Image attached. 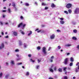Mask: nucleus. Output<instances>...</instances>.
<instances>
[{
	"mask_svg": "<svg viewBox=\"0 0 79 79\" xmlns=\"http://www.w3.org/2000/svg\"><path fill=\"white\" fill-rule=\"evenodd\" d=\"M42 52L43 55L46 56L47 55V52H46V48L45 47L43 48Z\"/></svg>",
	"mask_w": 79,
	"mask_h": 79,
	"instance_id": "obj_1",
	"label": "nucleus"
},
{
	"mask_svg": "<svg viewBox=\"0 0 79 79\" xmlns=\"http://www.w3.org/2000/svg\"><path fill=\"white\" fill-rule=\"evenodd\" d=\"M5 48V44L4 43H1L0 46V50H2V49H3V48Z\"/></svg>",
	"mask_w": 79,
	"mask_h": 79,
	"instance_id": "obj_2",
	"label": "nucleus"
},
{
	"mask_svg": "<svg viewBox=\"0 0 79 79\" xmlns=\"http://www.w3.org/2000/svg\"><path fill=\"white\" fill-rule=\"evenodd\" d=\"M10 63L12 66H13V65H15V60H11L10 62Z\"/></svg>",
	"mask_w": 79,
	"mask_h": 79,
	"instance_id": "obj_3",
	"label": "nucleus"
},
{
	"mask_svg": "<svg viewBox=\"0 0 79 79\" xmlns=\"http://www.w3.org/2000/svg\"><path fill=\"white\" fill-rule=\"evenodd\" d=\"M64 64L65 65L68 64V58H66L64 60Z\"/></svg>",
	"mask_w": 79,
	"mask_h": 79,
	"instance_id": "obj_4",
	"label": "nucleus"
},
{
	"mask_svg": "<svg viewBox=\"0 0 79 79\" xmlns=\"http://www.w3.org/2000/svg\"><path fill=\"white\" fill-rule=\"evenodd\" d=\"M26 24H24L23 25V23H20L19 25H18V27H21V26L22 27H24L25 26H26Z\"/></svg>",
	"mask_w": 79,
	"mask_h": 79,
	"instance_id": "obj_5",
	"label": "nucleus"
},
{
	"mask_svg": "<svg viewBox=\"0 0 79 79\" xmlns=\"http://www.w3.org/2000/svg\"><path fill=\"white\" fill-rule=\"evenodd\" d=\"M71 6H72V4L70 3H69L67 5L66 7H67V8H71Z\"/></svg>",
	"mask_w": 79,
	"mask_h": 79,
	"instance_id": "obj_6",
	"label": "nucleus"
},
{
	"mask_svg": "<svg viewBox=\"0 0 79 79\" xmlns=\"http://www.w3.org/2000/svg\"><path fill=\"white\" fill-rule=\"evenodd\" d=\"M78 12H79V8H77L74 11V13L75 14H77Z\"/></svg>",
	"mask_w": 79,
	"mask_h": 79,
	"instance_id": "obj_7",
	"label": "nucleus"
},
{
	"mask_svg": "<svg viewBox=\"0 0 79 79\" xmlns=\"http://www.w3.org/2000/svg\"><path fill=\"white\" fill-rule=\"evenodd\" d=\"M55 35L54 34H52L50 36L51 39H55Z\"/></svg>",
	"mask_w": 79,
	"mask_h": 79,
	"instance_id": "obj_8",
	"label": "nucleus"
},
{
	"mask_svg": "<svg viewBox=\"0 0 79 79\" xmlns=\"http://www.w3.org/2000/svg\"><path fill=\"white\" fill-rule=\"evenodd\" d=\"M45 31L42 30H40L39 31H37V32L38 33H39V32H41V33H45Z\"/></svg>",
	"mask_w": 79,
	"mask_h": 79,
	"instance_id": "obj_9",
	"label": "nucleus"
},
{
	"mask_svg": "<svg viewBox=\"0 0 79 79\" xmlns=\"http://www.w3.org/2000/svg\"><path fill=\"white\" fill-rule=\"evenodd\" d=\"M53 65H52V66H51V68H49V69L50 71V72H51L52 73H53V70L52 69V67H53Z\"/></svg>",
	"mask_w": 79,
	"mask_h": 79,
	"instance_id": "obj_10",
	"label": "nucleus"
},
{
	"mask_svg": "<svg viewBox=\"0 0 79 79\" xmlns=\"http://www.w3.org/2000/svg\"><path fill=\"white\" fill-rule=\"evenodd\" d=\"M54 58V56H52L51 57V59H50V61L51 62H53V60Z\"/></svg>",
	"mask_w": 79,
	"mask_h": 79,
	"instance_id": "obj_11",
	"label": "nucleus"
},
{
	"mask_svg": "<svg viewBox=\"0 0 79 79\" xmlns=\"http://www.w3.org/2000/svg\"><path fill=\"white\" fill-rule=\"evenodd\" d=\"M51 6L52 8H55L56 7V6L54 4V3H52L51 4Z\"/></svg>",
	"mask_w": 79,
	"mask_h": 79,
	"instance_id": "obj_12",
	"label": "nucleus"
},
{
	"mask_svg": "<svg viewBox=\"0 0 79 79\" xmlns=\"http://www.w3.org/2000/svg\"><path fill=\"white\" fill-rule=\"evenodd\" d=\"M67 69V68L65 67L64 68V71L65 72V74H66V73H67V72L66 71V69Z\"/></svg>",
	"mask_w": 79,
	"mask_h": 79,
	"instance_id": "obj_13",
	"label": "nucleus"
},
{
	"mask_svg": "<svg viewBox=\"0 0 79 79\" xmlns=\"http://www.w3.org/2000/svg\"><path fill=\"white\" fill-rule=\"evenodd\" d=\"M30 73H29V72H27L26 73V76H29V75H30Z\"/></svg>",
	"mask_w": 79,
	"mask_h": 79,
	"instance_id": "obj_14",
	"label": "nucleus"
},
{
	"mask_svg": "<svg viewBox=\"0 0 79 79\" xmlns=\"http://www.w3.org/2000/svg\"><path fill=\"white\" fill-rule=\"evenodd\" d=\"M64 21H63V20H60V23L61 24H64Z\"/></svg>",
	"mask_w": 79,
	"mask_h": 79,
	"instance_id": "obj_15",
	"label": "nucleus"
},
{
	"mask_svg": "<svg viewBox=\"0 0 79 79\" xmlns=\"http://www.w3.org/2000/svg\"><path fill=\"white\" fill-rule=\"evenodd\" d=\"M13 34L14 35H15V36H16L17 35H18V33H17V32H16L15 31H14L13 32Z\"/></svg>",
	"mask_w": 79,
	"mask_h": 79,
	"instance_id": "obj_16",
	"label": "nucleus"
},
{
	"mask_svg": "<svg viewBox=\"0 0 79 79\" xmlns=\"http://www.w3.org/2000/svg\"><path fill=\"white\" fill-rule=\"evenodd\" d=\"M3 77V73L1 72L0 73V78Z\"/></svg>",
	"mask_w": 79,
	"mask_h": 79,
	"instance_id": "obj_17",
	"label": "nucleus"
},
{
	"mask_svg": "<svg viewBox=\"0 0 79 79\" xmlns=\"http://www.w3.org/2000/svg\"><path fill=\"white\" fill-rule=\"evenodd\" d=\"M9 76L10 75H9V74L6 75L5 77V78H6V79H7L8 78V77H9Z\"/></svg>",
	"mask_w": 79,
	"mask_h": 79,
	"instance_id": "obj_18",
	"label": "nucleus"
},
{
	"mask_svg": "<svg viewBox=\"0 0 79 79\" xmlns=\"http://www.w3.org/2000/svg\"><path fill=\"white\" fill-rule=\"evenodd\" d=\"M61 79H68V77L66 76H64Z\"/></svg>",
	"mask_w": 79,
	"mask_h": 79,
	"instance_id": "obj_19",
	"label": "nucleus"
},
{
	"mask_svg": "<svg viewBox=\"0 0 79 79\" xmlns=\"http://www.w3.org/2000/svg\"><path fill=\"white\" fill-rule=\"evenodd\" d=\"M19 46H22V45H23V43L21 41H19Z\"/></svg>",
	"mask_w": 79,
	"mask_h": 79,
	"instance_id": "obj_20",
	"label": "nucleus"
},
{
	"mask_svg": "<svg viewBox=\"0 0 79 79\" xmlns=\"http://www.w3.org/2000/svg\"><path fill=\"white\" fill-rule=\"evenodd\" d=\"M27 44H26L24 43L23 44V47L25 48H26V47H27Z\"/></svg>",
	"mask_w": 79,
	"mask_h": 79,
	"instance_id": "obj_21",
	"label": "nucleus"
},
{
	"mask_svg": "<svg viewBox=\"0 0 79 79\" xmlns=\"http://www.w3.org/2000/svg\"><path fill=\"white\" fill-rule=\"evenodd\" d=\"M32 31H30V33H29L28 34V36H30V35H31L32 34Z\"/></svg>",
	"mask_w": 79,
	"mask_h": 79,
	"instance_id": "obj_22",
	"label": "nucleus"
},
{
	"mask_svg": "<svg viewBox=\"0 0 79 79\" xmlns=\"http://www.w3.org/2000/svg\"><path fill=\"white\" fill-rule=\"evenodd\" d=\"M70 61L71 62H73L74 61V59L73 57H71L70 58Z\"/></svg>",
	"mask_w": 79,
	"mask_h": 79,
	"instance_id": "obj_23",
	"label": "nucleus"
},
{
	"mask_svg": "<svg viewBox=\"0 0 79 79\" xmlns=\"http://www.w3.org/2000/svg\"><path fill=\"white\" fill-rule=\"evenodd\" d=\"M37 61L38 63H40V61H41V59H38Z\"/></svg>",
	"mask_w": 79,
	"mask_h": 79,
	"instance_id": "obj_24",
	"label": "nucleus"
},
{
	"mask_svg": "<svg viewBox=\"0 0 79 79\" xmlns=\"http://www.w3.org/2000/svg\"><path fill=\"white\" fill-rule=\"evenodd\" d=\"M77 31L76 29H74L73 30V32L74 33H76L77 32Z\"/></svg>",
	"mask_w": 79,
	"mask_h": 79,
	"instance_id": "obj_25",
	"label": "nucleus"
},
{
	"mask_svg": "<svg viewBox=\"0 0 79 79\" xmlns=\"http://www.w3.org/2000/svg\"><path fill=\"white\" fill-rule=\"evenodd\" d=\"M79 69H78L77 68H76V70H75L76 73H77V72H79Z\"/></svg>",
	"mask_w": 79,
	"mask_h": 79,
	"instance_id": "obj_26",
	"label": "nucleus"
},
{
	"mask_svg": "<svg viewBox=\"0 0 79 79\" xmlns=\"http://www.w3.org/2000/svg\"><path fill=\"white\" fill-rule=\"evenodd\" d=\"M72 24H73V25H75V24H76V23L74 21H72Z\"/></svg>",
	"mask_w": 79,
	"mask_h": 79,
	"instance_id": "obj_27",
	"label": "nucleus"
},
{
	"mask_svg": "<svg viewBox=\"0 0 79 79\" xmlns=\"http://www.w3.org/2000/svg\"><path fill=\"white\" fill-rule=\"evenodd\" d=\"M23 64V63H22V62H20V63H17L16 64L18 66H19V65H21V64Z\"/></svg>",
	"mask_w": 79,
	"mask_h": 79,
	"instance_id": "obj_28",
	"label": "nucleus"
},
{
	"mask_svg": "<svg viewBox=\"0 0 79 79\" xmlns=\"http://www.w3.org/2000/svg\"><path fill=\"white\" fill-rule=\"evenodd\" d=\"M25 6H29V4L27 3H25Z\"/></svg>",
	"mask_w": 79,
	"mask_h": 79,
	"instance_id": "obj_29",
	"label": "nucleus"
},
{
	"mask_svg": "<svg viewBox=\"0 0 79 79\" xmlns=\"http://www.w3.org/2000/svg\"><path fill=\"white\" fill-rule=\"evenodd\" d=\"M41 5L43 6H45V5H47V4L46 3L44 2L42 3Z\"/></svg>",
	"mask_w": 79,
	"mask_h": 79,
	"instance_id": "obj_30",
	"label": "nucleus"
},
{
	"mask_svg": "<svg viewBox=\"0 0 79 79\" xmlns=\"http://www.w3.org/2000/svg\"><path fill=\"white\" fill-rule=\"evenodd\" d=\"M68 11L70 14H71V12H72V11H71V9H69L68 10Z\"/></svg>",
	"mask_w": 79,
	"mask_h": 79,
	"instance_id": "obj_31",
	"label": "nucleus"
},
{
	"mask_svg": "<svg viewBox=\"0 0 79 79\" xmlns=\"http://www.w3.org/2000/svg\"><path fill=\"white\" fill-rule=\"evenodd\" d=\"M12 6H13V7H15L16 5H15V2H13L12 3Z\"/></svg>",
	"mask_w": 79,
	"mask_h": 79,
	"instance_id": "obj_32",
	"label": "nucleus"
},
{
	"mask_svg": "<svg viewBox=\"0 0 79 79\" xmlns=\"http://www.w3.org/2000/svg\"><path fill=\"white\" fill-rule=\"evenodd\" d=\"M66 47H71V44H67L66 45Z\"/></svg>",
	"mask_w": 79,
	"mask_h": 79,
	"instance_id": "obj_33",
	"label": "nucleus"
},
{
	"mask_svg": "<svg viewBox=\"0 0 79 79\" xmlns=\"http://www.w3.org/2000/svg\"><path fill=\"white\" fill-rule=\"evenodd\" d=\"M15 52H19V50L18 49H16L15 50Z\"/></svg>",
	"mask_w": 79,
	"mask_h": 79,
	"instance_id": "obj_34",
	"label": "nucleus"
},
{
	"mask_svg": "<svg viewBox=\"0 0 79 79\" xmlns=\"http://www.w3.org/2000/svg\"><path fill=\"white\" fill-rule=\"evenodd\" d=\"M73 39L74 40H77V39L76 38V37L74 36L72 37Z\"/></svg>",
	"mask_w": 79,
	"mask_h": 79,
	"instance_id": "obj_35",
	"label": "nucleus"
},
{
	"mask_svg": "<svg viewBox=\"0 0 79 79\" xmlns=\"http://www.w3.org/2000/svg\"><path fill=\"white\" fill-rule=\"evenodd\" d=\"M57 48H58V49L59 50H60V49L61 48V46H58Z\"/></svg>",
	"mask_w": 79,
	"mask_h": 79,
	"instance_id": "obj_36",
	"label": "nucleus"
},
{
	"mask_svg": "<svg viewBox=\"0 0 79 79\" xmlns=\"http://www.w3.org/2000/svg\"><path fill=\"white\" fill-rule=\"evenodd\" d=\"M30 61L31 62H32L33 63H34V62H35V60H33L31 59H30Z\"/></svg>",
	"mask_w": 79,
	"mask_h": 79,
	"instance_id": "obj_37",
	"label": "nucleus"
},
{
	"mask_svg": "<svg viewBox=\"0 0 79 79\" xmlns=\"http://www.w3.org/2000/svg\"><path fill=\"white\" fill-rule=\"evenodd\" d=\"M20 32L22 34H23V35H24V32L23 31H22L21 30H20Z\"/></svg>",
	"mask_w": 79,
	"mask_h": 79,
	"instance_id": "obj_38",
	"label": "nucleus"
},
{
	"mask_svg": "<svg viewBox=\"0 0 79 79\" xmlns=\"http://www.w3.org/2000/svg\"><path fill=\"white\" fill-rule=\"evenodd\" d=\"M58 71L59 72H61V71H62V69H58Z\"/></svg>",
	"mask_w": 79,
	"mask_h": 79,
	"instance_id": "obj_39",
	"label": "nucleus"
},
{
	"mask_svg": "<svg viewBox=\"0 0 79 79\" xmlns=\"http://www.w3.org/2000/svg\"><path fill=\"white\" fill-rule=\"evenodd\" d=\"M73 63L72 62L71 63L69 64L70 66H73Z\"/></svg>",
	"mask_w": 79,
	"mask_h": 79,
	"instance_id": "obj_40",
	"label": "nucleus"
},
{
	"mask_svg": "<svg viewBox=\"0 0 79 79\" xmlns=\"http://www.w3.org/2000/svg\"><path fill=\"white\" fill-rule=\"evenodd\" d=\"M51 49L52 48L51 47H49L48 50V51H50Z\"/></svg>",
	"mask_w": 79,
	"mask_h": 79,
	"instance_id": "obj_41",
	"label": "nucleus"
},
{
	"mask_svg": "<svg viewBox=\"0 0 79 79\" xmlns=\"http://www.w3.org/2000/svg\"><path fill=\"white\" fill-rule=\"evenodd\" d=\"M37 50H40V46H38L37 47Z\"/></svg>",
	"mask_w": 79,
	"mask_h": 79,
	"instance_id": "obj_42",
	"label": "nucleus"
},
{
	"mask_svg": "<svg viewBox=\"0 0 79 79\" xmlns=\"http://www.w3.org/2000/svg\"><path fill=\"white\" fill-rule=\"evenodd\" d=\"M5 38H6V39H8L9 38V36L8 35H7L6 36H5Z\"/></svg>",
	"mask_w": 79,
	"mask_h": 79,
	"instance_id": "obj_43",
	"label": "nucleus"
},
{
	"mask_svg": "<svg viewBox=\"0 0 79 79\" xmlns=\"http://www.w3.org/2000/svg\"><path fill=\"white\" fill-rule=\"evenodd\" d=\"M8 11L9 12V13H11V9L10 8H9L8 9Z\"/></svg>",
	"mask_w": 79,
	"mask_h": 79,
	"instance_id": "obj_44",
	"label": "nucleus"
},
{
	"mask_svg": "<svg viewBox=\"0 0 79 79\" xmlns=\"http://www.w3.org/2000/svg\"><path fill=\"white\" fill-rule=\"evenodd\" d=\"M59 19H60V20H61V21H63V20H64V19L63 18H59Z\"/></svg>",
	"mask_w": 79,
	"mask_h": 79,
	"instance_id": "obj_45",
	"label": "nucleus"
},
{
	"mask_svg": "<svg viewBox=\"0 0 79 79\" xmlns=\"http://www.w3.org/2000/svg\"><path fill=\"white\" fill-rule=\"evenodd\" d=\"M64 13H66V14H68V12L66 11H64Z\"/></svg>",
	"mask_w": 79,
	"mask_h": 79,
	"instance_id": "obj_46",
	"label": "nucleus"
},
{
	"mask_svg": "<svg viewBox=\"0 0 79 79\" xmlns=\"http://www.w3.org/2000/svg\"><path fill=\"white\" fill-rule=\"evenodd\" d=\"M6 65H7V66H8V65H9V63H8V62H6Z\"/></svg>",
	"mask_w": 79,
	"mask_h": 79,
	"instance_id": "obj_47",
	"label": "nucleus"
},
{
	"mask_svg": "<svg viewBox=\"0 0 79 79\" xmlns=\"http://www.w3.org/2000/svg\"><path fill=\"white\" fill-rule=\"evenodd\" d=\"M14 9H15V11H17V8L16 7H14Z\"/></svg>",
	"mask_w": 79,
	"mask_h": 79,
	"instance_id": "obj_48",
	"label": "nucleus"
},
{
	"mask_svg": "<svg viewBox=\"0 0 79 79\" xmlns=\"http://www.w3.org/2000/svg\"><path fill=\"white\" fill-rule=\"evenodd\" d=\"M5 25H8L9 24V23H8V22H6L5 23Z\"/></svg>",
	"mask_w": 79,
	"mask_h": 79,
	"instance_id": "obj_49",
	"label": "nucleus"
},
{
	"mask_svg": "<svg viewBox=\"0 0 79 79\" xmlns=\"http://www.w3.org/2000/svg\"><path fill=\"white\" fill-rule=\"evenodd\" d=\"M48 7H45V10H48Z\"/></svg>",
	"mask_w": 79,
	"mask_h": 79,
	"instance_id": "obj_50",
	"label": "nucleus"
},
{
	"mask_svg": "<svg viewBox=\"0 0 79 79\" xmlns=\"http://www.w3.org/2000/svg\"><path fill=\"white\" fill-rule=\"evenodd\" d=\"M39 66H40L39 65H38V66H36V68L37 69H38L39 68Z\"/></svg>",
	"mask_w": 79,
	"mask_h": 79,
	"instance_id": "obj_51",
	"label": "nucleus"
},
{
	"mask_svg": "<svg viewBox=\"0 0 79 79\" xmlns=\"http://www.w3.org/2000/svg\"><path fill=\"white\" fill-rule=\"evenodd\" d=\"M20 18H21V19H23V16H20Z\"/></svg>",
	"mask_w": 79,
	"mask_h": 79,
	"instance_id": "obj_52",
	"label": "nucleus"
},
{
	"mask_svg": "<svg viewBox=\"0 0 79 79\" xmlns=\"http://www.w3.org/2000/svg\"><path fill=\"white\" fill-rule=\"evenodd\" d=\"M56 31L57 32H61V31H60V30L59 29H58V30H56Z\"/></svg>",
	"mask_w": 79,
	"mask_h": 79,
	"instance_id": "obj_53",
	"label": "nucleus"
},
{
	"mask_svg": "<svg viewBox=\"0 0 79 79\" xmlns=\"http://www.w3.org/2000/svg\"><path fill=\"white\" fill-rule=\"evenodd\" d=\"M54 70L55 71H56V67H54Z\"/></svg>",
	"mask_w": 79,
	"mask_h": 79,
	"instance_id": "obj_54",
	"label": "nucleus"
},
{
	"mask_svg": "<svg viewBox=\"0 0 79 79\" xmlns=\"http://www.w3.org/2000/svg\"><path fill=\"white\" fill-rule=\"evenodd\" d=\"M2 12H6V10H3L2 11Z\"/></svg>",
	"mask_w": 79,
	"mask_h": 79,
	"instance_id": "obj_55",
	"label": "nucleus"
},
{
	"mask_svg": "<svg viewBox=\"0 0 79 79\" xmlns=\"http://www.w3.org/2000/svg\"><path fill=\"white\" fill-rule=\"evenodd\" d=\"M29 57H31V54H30L28 55Z\"/></svg>",
	"mask_w": 79,
	"mask_h": 79,
	"instance_id": "obj_56",
	"label": "nucleus"
},
{
	"mask_svg": "<svg viewBox=\"0 0 79 79\" xmlns=\"http://www.w3.org/2000/svg\"><path fill=\"white\" fill-rule=\"evenodd\" d=\"M79 62L77 63L76 64V66H78L79 65Z\"/></svg>",
	"mask_w": 79,
	"mask_h": 79,
	"instance_id": "obj_57",
	"label": "nucleus"
},
{
	"mask_svg": "<svg viewBox=\"0 0 79 79\" xmlns=\"http://www.w3.org/2000/svg\"><path fill=\"white\" fill-rule=\"evenodd\" d=\"M77 48H78V49H79V45L77 46Z\"/></svg>",
	"mask_w": 79,
	"mask_h": 79,
	"instance_id": "obj_58",
	"label": "nucleus"
},
{
	"mask_svg": "<svg viewBox=\"0 0 79 79\" xmlns=\"http://www.w3.org/2000/svg\"><path fill=\"white\" fill-rule=\"evenodd\" d=\"M19 60H20V59L18 58L16 59V61H19Z\"/></svg>",
	"mask_w": 79,
	"mask_h": 79,
	"instance_id": "obj_59",
	"label": "nucleus"
},
{
	"mask_svg": "<svg viewBox=\"0 0 79 79\" xmlns=\"http://www.w3.org/2000/svg\"><path fill=\"white\" fill-rule=\"evenodd\" d=\"M35 5H37V2H35Z\"/></svg>",
	"mask_w": 79,
	"mask_h": 79,
	"instance_id": "obj_60",
	"label": "nucleus"
},
{
	"mask_svg": "<svg viewBox=\"0 0 79 79\" xmlns=\"http://www.w3.org/2000/svg\"><path fill=\"white\" fill-rule=\"evenodd\" d=\"M0 24H1V25H3V23L2 22H0Z\"/></svg>",
	"mask_w": 79,
	"mask_h": 79,
	"instance_id": "obj_61",
	"label": "nucleus"
},
{
	"mask_svg": "<svg viewBox=\"0 0 79 79\" xmlns=\"http://www.w3.org/2000/svg\"><path fill=\"white\" fill-rule=\"evenodd\" d=\"M76 77H73V79H76Z\"/></svg>",
	"mask_w": 79,
	"mask_h": 79,
	"instance_id": "obj_62",
	"label": "nucleus"
},
{
	"mask_svg": "<svg viewBox=\"0 0 79 79\" xmlns=\"http://www.w3.org/2000/svg\"><path fill=\"white\" fill-rule=\"evenodd\" d=\"M16 56L17 57H18L19 56V55L18 54H16Z\"/></svg>",
	"mask_w": 79,
	"mask_h": 79,
	"instance_id": "obj_63",
	"label": "nucleus"
},
{
	"mask_svg": "<svg viewBox=\"0 0 79 79\" xmlns=\"http://www.w3.org/2000/svg\"><path fill=\"white\" fill-rule=\"evenodd\" d=\"M49 79H53V78L50 77L49 78Z\"/></svg>",
	"mask_w": 79,
	"mask_h": 79,
	"instance_id": "obj_64",
	"label": "nucleus"
}]
</instances>
